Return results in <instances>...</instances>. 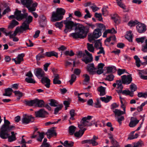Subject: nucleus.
<instances>
[{
	"label": "nucleus",
	"instance_id": "nucleus-1",
	"mask_svg": "<svg viewBox=\"0 0 147 147\" xmlns=\"http://www.w3.org/2000/svg\"><path fill=\"white\" fill-rule=\"evenodd\" d=\"M64 23L65 25V29L64 30V31L65 33L70 31L73 29L74 27H75V30L76 32L71 33L69 36L74 38H84L86 36L88 32V27H84L81 24H77L73 21Z\"/></svg>",
	"mask_w": 147,
	"mask_h": 147
},
{
	"label": "nucleus",
	"instance_id": "nucleus-2",
	"mask_svg": "<svg viewBox=\"0 0 147 147\" xmlns=\"http://www.w3.org/2000/svg\"><path fill=\"white\" fill-rule=\"evenodd\" d=\"M92 117L90 116L84 117L80 121V123H78V127L80 129L79 131H77L74 134V135L76 137L78 138L81 137L86 129V128L84 127L86 126H89L92 125V123L89 122V120L92 119Z\"/></svg>",
	"mask_w": 147,
	"mask_h": 147
},
{
	"label": "nucleus",
	"instance_id": "nucleus-3",
	"mask_svg": "<svg viewBox=\"0 0 147 147\" xmlns=\"http://www.w3.org/2000/svg\"><path fill=\"white\" fill-rule=\"evenodd\" d=\"M65 12V11L64 9L61 8H57L56 11H53L52 13L51 21L54 22L62 20Z\"/></svg>",
	"mask_w": 147,
	"mask_h": 147
},
{
	"label": "nucleus",
	"instance_id": "nucleus-4",
	"mask_svg": "<svg viewBox=\"0 0 147 147\" xmlns=\"http://www.w3.org/2000/svg\"><path fill=\"white\" fill-rule=\"evenodd\" d=\"M22 4L27 8L30 12H31L35 18H37V13L35 12H32L36 10L37 3H33L32 0H20Z\"/></svg>",
	"mask_w": 147,
	"mask_h": 147
},
{
	"label": "nucleus",
	"instance_id": "nucleus-5",
	"mask_svg": "<svg viewBox=\"0 0 147 147\" xmlns=\"http://www.w3.org/2000/svg\"><path fill=\"white\" fill-rule=\"evenodd\" d=\"M4 124L2 126L0 129V133H2L7 131H10L14 129L15 126L13 125H10V122L6 119V117H4Z\"/></svg>",
	"mask_w": 147,
	"mask_h": 147
},
{
	"label": "nucleus",
	"instance_id": "nucleus-6",
	"mask_svg": "<svg viewBox=\"0 0 147 147\" xmlns=\"http://www.w3.org/2000/svg\"><path fill=\"white\" fill-rule=\"evenodd\" d=\"M10 131H7L2 133H0V137L3 139L8 138L9 142H11L16 140V136H10L8 132Z\"/></svg>",
	"mask_w": 147,
	"mask_h": 147
},
{
	"label": "nucleus",
	"instance_id": "nucleus-7",
	"mask_svg": "<svg viewBox=\"0 0 147 147\" xmlns=\"http://www.w3.org/2000/svg\"><path fill=\"white\" fill-rule=\"evenodd\" d=\"M102 35L101 32L98 29H96L93 32V34L88 36V40L90 42L99 37Z\"/></svg>",
	"mask_w": 147,
	"mask_h": 147
},
{
	"label": "nucleus",
	"instance_id": "nucleus-8",
	"mask_svg": "<svg viewBox=\"0 0 147 147\" xmlns=\"http://www.w3.org/2000/svg\"><path fill=\"white\" fill-rule=\"evenodd\" d=\"M98 139V137L95 136H94L92 139L87 140H83L82 141L81 143L82 144L86 143H88L92 144L93 146H96L98 144L97 142H96V140Z\"/></svg>",
	"mask_w": 147,
	"mask_h": 147
},
{
	"label": "nucleus",
	"instance_id": "nucleus-9",
	"mask_svg": "<svg viewBox=\"0 0 147 147\" xmlns=\"http://www.w3.org/2000/svg\"><path fill=\"white\" fill-rule=\"evenodd\" d=\"M121 81L123 84L128 85L132 81L131 75H124L121 76Z\"/></svg>",
	"mask_w": 147,
	"mask_h": 147
},
{
	"label": "nucleus",
	"instance_id": "nucleus-10",
	"mask_svg": "<svg viewBox=\"0 0 147 147\" xmlns=\"http://www.w3.org/2000/svg\"><path fill=\"white\" fill-rule=\"evenodd\" d=\"M40 81L46 87L49 88L50 87V80L47 76H44L40 79Z\"/></svg>",
	"mask_w": 147,
	"mask_h": 147
},
{
	"label": "nucleus",
	"instance_id": "nucleus-11",
	"mask_svg": "<svg viewBox=\"0 0 147 147\" xmlns=\"http://www.w3.org/2000/svg\"><path fill=\"white\" fill-rule=\"evenodd\" d=\"M23 103L26 106H34L35 107H36L37 106V98H35L34 100H31L25 99L23 101Z\"/></svg>",
	"mask_w": 147,
	"mask_h": 147
},
{
	"label": "nucleus",
	"instance_id": "nucleus-12",
	"mask_svg": "<svg viewBox=\"0 0 147 147\" xmlns=\"http://www.w3.org/2000/svg\"><path fill=\"white\" fill-rule=\"evenodd\" d=\"M33 117L31 115H28L25 114L22 119V123L23 124H27L29 123L33 119Z\"/></svg>",
	"mask_w": 147,
	"mask_h": 147
},
{
	"label": "nucleus",
	"instance_id": "nucleus-13",
	"mask_svg": "<svg viewBox=\"0 0 147 147\" xmlns=\"http://www.w3.org/2000/svg\"><path fill=\"white\" fill-rule=\"evenodd\" d=\"M137 30L139 33H144L146 31V26L144 24H139L136 26Z\"/></svg>",
	"mask_w": 147,
	"mask_h": 147
},
{
	"label": "nucleus",
	"instance_id": "nucleus-14",
	"mask_svg": "<svg viewBox=\"0 0 147 147\" xmlns=\"http://www.w3.org/2000/svg\"><path fill=\"white\" fill-rule=\"evenodd\" d=\"M39 23L40 26L41 27H44L47 25V20L46 17L42 15L40 16Z\"/></svg>",
	"mask_w": 147,
	"mask_h": 147
},
{
	"label": "nucleus",
	"instance_id": "nucleus-15",
	"mask_svg": "<svg viewBox=\"0 0 147 147\" xmlns=\"http://www.w3.org/2000/svg\"><path fill=\"white\" fill-rule=\"evenodd\" d=\"M86 69L90 74H93L95 73V70L96 69V68L94 67V64L92 63L87 65Z\"/></svg>",
	"mask_w": 147,
	"mask_h": 147
},
{
	"label": "nucleus",
	"instance_id": "nucleus-16",
	"mask_svg": "<svg viewBox=\"0 0 147 147\" xmlns=\"http://www.w3.org/2000/svg\"><path fill=\"white\" fill-rule=\"evenodd\" d=\"M48 114V112L45 110V109L42 108L37 111V117L44 118L45 115Z\"/></svg>",
	"mask_w": 147,
	"mask_h": 147
},
{
	"label": "nucleus",
	"instance_id": "nucleus-17",
	"mask_svg": "<svg viewBox=\"0 0 147 147\" xmlns=\"http://www.w3.org/2000/svg\"><path fill=\"white\" fill-rule=\"evenodd\" d=\"M130 121L129 123V125L130 127H134L139 122V120L134 117H131L130 119Z\"/></svg>",
	"mask_w": 147,
	"mask_h": 147
},
{
	"label": "nucleus",
	"instance_id": "nucleus-18",
	"mask_svg": "<svg viewBox=\"0 0 147 147\" xmlns=\"http://www.w3.org/2000/svg\"><path fill=\"white\" fill-rule=\"evenodd\" d=\"M45 74L43 70L42 69L37 68V78L40 79L45 76Z\"/></svg>",
	"mask_w": 147,
	"mask_h": 147
},
{
	"label": "nucleus",
	"instance_id": "nucleus-19",
	"mask_svg": "<svg viewBox=\"0 0 147 147\" xmlns=\"http://www.w3.org/2000/svg\"><path fill=\"white\" fill-rule=\"evenodd\" d=\"M82 61L84 62L86 64H87L92 61L93 57H89L86 56L85 55V56L82 59Z\"/></svg>",
	"mask_w": 147,
	"mask_h": 147
},
{
	"label": "nucleus",
	"instance_id": "nucleus-20",
	"mask_svg": "<svg viewBox=\"0 0 147 147\" xmlns=\"http://www.w3.org/2000/svg\"><path fill=\"white\" fill-rule=\"evenodd\" d=\"M45 56L48 57H50L51 56H55L57 58L58 57L57 53L55 52L54 51H51L50 52H47L45 54Z\"/></svg>",
	"mask_w": 147,
	"mask_h": 147
},
{
	"label": "nucleus",
	"instance_id": "nucleus-21",
	"mask_svg": "<svg viewBox=\"0 0 147 147\" xmlns=\"http://www.w3.org/2000/svg\"><path fill=\"white\" fill-rule=\"evenodd\" d=\"M40 51V53L37 55V60H40L42 58H44L45 57V54H42L43 51L44 50L38 47V49H37L38 51Z\"/></svg>",
	"mask_w": 147,
	"mask_h": 147
},
{
	"label": "nucleus",
	"instance_id": "nucleus-22",
	"mask_svg": "<svg viewBox=\"0 0 147 147\" xmlns=\"http://www.w3.org/2000/svg\"><path fill=\"white\" fill-rule=\"evenodd\" d=\"M13 91L12 88H8L5 90V93L3 94L4 96H10L11 95V92H13Z\"/></svg>",
	"mask_w": 147,
	"mask_h": 147
},
{
	"label": "nucleus",
	"instance_id": "nucleus-23",
	"mask_svg": "<svg viewBox=\"0 0 147 147\" xmlns=\"http://www.w3.org/2000/svg\"><path fill=\"white\" fill-rule=\"evenodd\" d=\"M116 71V67L114 66H109L107 68V73H114Z\"/></svg>",
	"mask_w": 147,
	"mask_h": 147
},
{
	"label": "nucleus",
	"instance_id": "nucleus-24",
	"mask_svg": "<svg viewBox=\"0 0 147 147\" xmlns=\"http://www.w3.org/2000/svg\"><path fill=\"white\" fill-rule=\"evenodd\" d=\"M97 90L98 92H100V96H103L105 94V87H104L102 86H101L98 88Z\"/></svg>",
	"mask_w": 147,
	"mask_h": 147
},
{
	"label": "nucleus",
	"instance_id": "nucleus-25",
	"mask_svg": "<svg viewBox=\"0 0 147 147\" xmlns=\"http://www.w3.org/2000/svg\"><path fill=\"white\" fill-rule=\"evenodd\" d=\"M56 133L55 131L53 129H49L47 135L48 138H50L54 135L56 136Z\"/></svg>",
	"mask_w": 147,
	"mask_h": 147
},
{
	"label": "nucleus",
	"instance_id": "nucleus-26",
	"mask_svg": "<svg viewBox=\"0 0 147 147\" xmlns=\"http://www.w3.org/2000/svg\"><path fill=\"white\" fill-rule=\"evenodd\" d=\"M29 24L24 21L20 26L21 29L23 31H26L28 29H29Z\"/></svg>",
	"mask_w": 147,
	"mask_h": 147
},
{
	"label": "nucleus",
	"instance_id": "nucleus-27",
	"mask_svg": "<svg viewBox=\"0 0 147 147\" xmlns=\"http://www.w3.org/2000/svg\"><path fill=\"white\" fill-rule=\"evenodd\" d=\"M125 38L130 42L132 41V32L129 31L127 32V34L125 35Z\"/></svg>",
	"mask_w": 147,
	"mask_h": 147
},
{
	"label": "nucleus",
	"instance_id": "nucleus-28",
	"mask_svg": "<svg viewBox=\"0 0 147 147\" xmlns=\"http://www.w3.org/2000/svg\"><path fill=\"white\" fill-rule=\"evenodd\" d=\"M113 111L115 113V115L117 116H119L125 113V112H124L118 109H115V110H113Z\"/></svg>",
	"mask_w": 147,
	"mask_h": 147
},
{
	"label": "nucleus",
	"instance_id": "nucleus-29",
	"mask_svg": "<svg viewBox=\"0 0 147 147\" xmlns=\"http://www.w3.org/2000/svg\"><path fill=\"white\" fill-rule=\"evenodd\" d=\"M13 93L17 96V100H19L23 95V93L19 90H16L13 91Z\"/></svg>",
	"mask_w": 147,
	"mask_h": 147
},
{
	"label": "nucleus",
	"instance_id": "nucleus-30",
	"mask_svg": "<svg viewBox=\"0 0 147 147\" xmlns=\"http://www.w3.org/2000/svg\"><path fill=\"white\" fill-rule=\"evenodd\" d=\"M96 26L98 27L97 29H98L101 32L102 31L105 30L106 29V27L105 25L101 23H96Z\"/></svg>",
	"mask_w": 147,
	"mask_h": 147
},
{
	"label": "nucleus",
	"instance_id": "nucleus-31",
	"mask_svg": "<svg viewBox=\"0 0 147 147\" xmlns=\"http://www.w3.org/2000/svg\"><path fill=\"white\" fill-rule=\"evenodd\" d=\"M45 102L43 100L37 99V107L43 108L45 107Z\"/></svg>",
	"mask_w": 147,
	"mask_h": 147
},
{
	"label": "nucleus",
	"instance_id": "nucleus-32",
	"mask_svg": "<svg viewBox=\"0 0 147 147\" xmlns=\"http://www.w3.org/2000/svg\"><path fill=\"white\" fill-rule=\"evenodd\" d=\"M76 129V127L74 125L70 126L69 127V132L70 134L72 135L74 134Z\"/></svg>",
	"mask_w": 147,
	"mask_h": 147
},
{
	"label": "nucleus",
	"instance_id": "nucleus-33",
	"mask_svg": "<svg viewBox=\"0 0 147 147\" xmlns=\"http://www.w3.org/2000/svg\"><path fill=\"white\" fill-rule=\"evenodd\" d=\"M74 144V142H69L66 140L63 143H62V144L66 147H71L73 146Z\"/></svg>",
	"mask_w": 147,
	"mask_h": 147
},
{
	"label": "nucleus",
	"instance_id": "nucleus-34",
	"mask_svg": "<svg viewBox=\"0 0 147 147\" xmlns=\"http://www.w3.org/2000/svg\"><path fill=\"white\" fill-rule=\"evenodd\" d=\"M94 47L97 49H99L102 47V44L100 40H97L95 42Z\"/></svg>",
	"mask_w": 147,
	"mask_h": 147
},
{
	"label": "nucleus",
	"instance_id": "nucleus-35",
	"mask_svg": "<svg viewBox=\"0 0 147 147\" xmlns=\"http://www.w3.org/2000/svg\"><path fill=\"white\" fill-rule=\"evenodd\" d=\"M111 18L115 23H119L120 22V18L117 14H114Z\"/></svg>",
	"mask_w": 147,
	"mask_h": 147
},
{
	"label": "nucleus",
	"instance_id": "nucleus-36",
	"mask_svg": "<svg viewBox=\"0 0 147 147\" xmlns=\"http://www.w3.org/2000/svg\"><path fill=\"white\" fill-rule=\"evenodd\" d=\"M100 99L103 102L105 103H107L109 102L111 99L112 97L111 96H107L105 97H100Z\"/></svg>",
	"mask_w": 147,
	"mask_h": 147
},
{
	"label": "nucleus",
	"instance_id": "nucleus-37",
	"mask_svg": "<svg viewBox=\"0 0 147 147\" xmlns=\"http://www.w3.org/2000/svg\"><path fill=\"white\" fill-rule=\"evenodd\" d=\"M108 7L107 6H104L102 9V12L103 15L106 16L108 14Z\"/></svg>",
	"mask_w": 147,
	"mask_h": 147
},
{
	"label": "nucleus",
	"instance_id": "nucleus-38",
	"mask_svg": "<svg viewBox=\"0 0 147 147\" xmlns=\"http://www.w3.org/2000/svg\"><path fill=\"white\" fill-rule=\"evenodd\" d=\"M57 107L55 108L54 109V114L55 115L57 114L58 112L61 110L63 107V106L62 104H60L58 105Z\"/></svg>",
	"mask_w": 147,
	"mask_h": 147
},
{
	"label": "nucleus",
	"instance_id": "nucleus-39",
	"mask_svg": "<svg viewBox=\"0 0 147 147\" xmlns=\"http://www.w3.org/2000/svg\"><path fill=\"white\" fill-rule=\"evenodd\" d=\"M28 16V13H21L20 16H19V18H16V19L18 20H20L24 18L26 19Z\"/></svg>",
	"mask_w": 147,
	"mask_h": 147
},
{
	"label": "nucleus",
	"instance_id": "nucleus-40",
	"mask_svg": "<svg viewBox=\"0 0 147 147\" xmlns=\"http://www.w3.org/2000/svg\"><path fill=\"white\" fill-rule=\"evenodd\" d=\"M138 22L137 20H131L128 23V25L131 27H132L135 26L136 24H138Z\"/></svg>",
	"mask_w": 147,
	"mask_h": 147
},
{
	"label": "nucleus",
	"instance_id": "nucleus-41",
	"mask_svg": "<svg viewBox=\"0 0 147 147\" xmlns=\"http://www.w3.org/2000/svg\"><path fill=\"white\" fill-rule=\"evenodd\" d=\"M134 58L136 60V65L138 67H140V58L137 55H135L134 56Z\"/></svg>",
	"mask_w": 147,
	"mask_h": 147
},
{
	"label": "nucleus",
	"instance_id": "nucleus-42",
	"mask_svg": "<svg viewBox=\"0 0 147 147\" xmlns=\"http://www.w3.org/2000/svg\"><path fill=\"white\" fill-rule=\"evenodd\" d=\"M50 102L49 103V105L51 106L56 107L58 105L57 101L54 99H51L50 100Z\"/></svg>",
	"mask_w": 147,
	"mask_h": 147
},
{
	"label": "nucleus",
	"instance_id": "nucleus-43",
	"mask_svg": "<svg viewBox=\"0 0 147 147\" xmlns=\"http://www.w3.org/2000/svg\"><path fill=\"white\" fill-rule=\"evenodd\" d=\"M87 48L88 50L90 52L93 53L94 51V48L92 44L87 43Z\"/></svg>",
	"mask_w": 147,
	"mask_h": 147
},
{
	"label": "nucleus",
	"instance_id": "nucleus-44",
	"mask_svg": "<svg viewBox=\"0 0 147 147\" xmlns=\"http://www.w3.org/2000/svg\"><path fill=\"white\" fill-rule=\"evenodd\" d=\"M37 133L39 134V136L38 138H37V141L41 142L44 138V132L40 133L39 132H37Z\"/></svg>",
	"mask_w": 147,
	"mask_h": 147
},
{
	"label": "nucleus",
	"instance_id": "nucleus-45",
	"mask_svg": "<svg viewBox=\"0 0 147 147\" xmlns=\"http://www.w3.org/2000/svg\"><path fill=\"white\" fill-rule=\"evenodd\" d=\"M130 89L132 92H134L136 91L137 89L136 85L133 83H131L130 86Z\"/></svg>",
	"mask_w": 147,
	"mask_h": 147
},
{
	"label": "nucleus",
	"instance_id": "nucleus-46",
	"mask_svg": "<svg viewBox=\"0 0 147 147\" xmlns=\"http://www.w3.org/2000/svg\"><path fill=\"white\" fill-rule=\"evenodd\" d=\"M145 45H143L142 46V51L144 52H147V39L145 40Z\"/></svg>",
	"mask_w": 147,
	"mask_h": 147
},
{
	"label": "nucleus",
	"instance_id": "nucleus-47",
	"mask_svg": "<svg viewBox=\"0 0 147 147\" xmlns=\"http://www.w3.org/2000/svg\"><path fill=\"white\" fill-rule=\"evenodd\" d=\"M116 83L117 86V88H121L123 89V86L122 85V82L121 80H117L116 81Z\"/></svg>",
	"mask_w": 147,
	"mask_h": 147
},
{
	"label": "nucleus",
	"instance_id": "nucleus-48",
	"mask_svg": "<svg viewBox=\"0 0 147 147\" xmlns=\"http://www.w3.org/2000/svg\"><path fill=\"white\" fill-rule=\"evenodd\" d=\"M143 143L142 141L139 140L137 143H134L133 147H141L143 145Z\"/></svg>",
	"mask_w": 147,
	"mask_h": 147
},
{
	"label": "nucleus",
	"instance_id": "nucleus-49",
	"mask_svg": "<svg viewBox=\"0 0 147 147\" xmlns=\"http://www.w3.org/2000/svg\"><path fill=\"white\" fill-rule=\"evenodd\" d=\"M32 17L30 16H28L26 18V20L24 22L27 23L28 24H30L31 22H32Z\"/></svg>",
	"mask_w": 147,
	"mask_h": 147
},
{
	"label": "nucleus",
	"instance_id": "nucleus-50",
	"mask_svg": "<svg viewBox=\"0 0 147 147\" xmlns=\"http://www.w3.org/2000/svg\"><path fill=\"white\" fill-rule=\"evenodd\" d=\"M146 38V37L144 36L139 38H136V41L138 43L141 42V43H142L144 42V40Z\"/></svg>",
	"mask_w": 147,
	"mask_h": 147
},
{
	"label": "nucleus",
	"instance_id": "nucleus-51",
	"mask_svg": "<svg viewBox=\"0 0 147 147\" xmlns=\"http://www.w3.org/2000/svg\"><path fill=\"white\" fill-rule=\"evenodd\" d=\"M25 80L28 83L34 84L36 82L32 78H26Z\"/></svg>",
	"mask_w": 147,
	"mask_h": 147
},
{
	"label": "nucleus",
	"instance_id": "nucleus-52",
	"mask_svg": "<svg viewBox=\"0 0 147 147\" xmlns=\"http://www.w3.org/2000/svg\"><path fill=\"white\" fill-rule=\"evenodd\" d=\"M64 54L65 55H69L70 56H73L74 55V53L72 50H71L70 51H66L64 52Z\"/></svg>",
	"mask_w": 147,
	"mask_h": 147
},
{
	"label": "nucleus",
	"instance_id": "nucleus-53",
	"mask_svg": "<svg viewBox=\"0 0 147 147\" xmlns=\"http://www.w3.org/2000/svg\"><path fill=\"white\" fill-rule=\"evenodd\" d=\"M76 79V77L74 74H73L71 75V79L69 81L71 85L75 81Z\"/></svg>",
	"mask_w": 147,
	"mask_h": 147
},
{
	"label": "nucleus",
	"instance_id": "nucleus-54",
	"mask_svg": "<svg viewBox=\"0 0 147 147\" xmlns=\"http://www.w3.org/2000/svg\"><path fill=\"white\" fill-rule=\"evenodd\" d=\"M114 77V76L113 75L111 74L107 76L105 79V80L110 81H112L113 80Z\"/></svg>",
	"mask_w": 147,
	"mask_h": 147
},
{
	"label": "nucleus",
	"instance_id": "nucleus-55",
	"mask_svg": "<svg viewBox=\"0 0 147 147\" xmlns=\"http://www.w3.org/2000/svg\"><path fill=\"white\" fill-rule=\"evenodd\" d=\"M111 142L113 145L112 146H114V147H120L119 143L115 139L111 141Z\"/></svg>",
	"mask_w": 147,
	"mask_h": 147
},
{
	"label": "nucleus",
	"instance_id": "nucleus-56",
	"mask_svg": "<svg viewBox=\"0 0 147 147\" xmlns=\"http://www.w3.org/2000/svg\"><path fill=\"white\" fill-rule=\"evenodd\" d=\"M95 16L98 18V20L101 21L102 20V15L101 13H95Z\"/></svg>",
	"mask_w": 147,
	"mask_h": 147
},
{
	"label": "nucleus",
	"instance_id": "nucleus-57",
	"mask_svg": "<svg viewBox=\"0 0 147 147\" xmlns=\"http://www.w3.org/2000/svg\"><path fill=\"white\" fill-rule=\"evenodd\" d=\"M125 72V69H119L117 71L118 75L119 76H121V75L124 73Z\"/></svg>",
	"mask_w": 147,
	"mask_h": 147
},
{
	"label": "nucleus",
	"instance_id": "nucleus-58",
	"mask_svg": "<svg viewBox=\"0 0 147 147\" xmlns=\"http://www.w3.org/2000/svg\"><path fill=\"white\" fill-rule=\"evenodd\" d=\"M63 21H61L60 22H57L55 24V25L56 27L60 29L63 26Z\"/></svg>",
	"mask_w": 147,
	"mask_h": 147
},
{
	"label": "nucleus",
	"instance_id": "nucleus-59",
	"mask_svg": "<svg viewBox=\"0 0 147 147\" xmlns=\"http://www.w3.org/2000/svg\"><path fill=\"white\" fill-rule=\"evenodd\" d=\"M21 13V11L18 10L17 9H16V11L14 12V14L17 16L16 18H19V16H20Z\"/></svg>",
	"mask_w": 147,
	"mask_h": 147
},
{
	"label": "nucleus",
	"instance_id": "nucleus-60",
	"mask_svg": "<svg viewBox=\"0 0 147 147\" xmlns=\"http://www.w3.org/2000/svg\"><path fill=\"white\" fill-rule=\"evenodd\" d=\"M117 5H119L120 7L123 8V9H126L125 6V5L123 4L120 1H118V0H117Z\"/></svg>",
	"mask_w": 147,
	"mask_h": 147
},
{
	"label": "nucleus",
	"instance_id": "nucleus-61",
	"mask_svg": "<svg viewBox=\"0 0 147 147\" xmlns=\"http://www.w3.org/2000/svg\"><path fill=\"white\" fill-rule=\"evenodd\" d=\"M74 15L78 18H80L82 16L81 13L79 11H75L74 12Z\"/></svg>",
	"mask_w": 147,
	"mask_h": 147
},
{
	"label": "nucleus",
	"instance_id": "nucleus-62",
	"mask_svg": "<svg viewBox=\"0 0 147 147\" xmlns=\"http://www.w3.org/2000/svg\"><path fill=\"white\" fill-rule=\"evenodd\" d=\"M97 102L95 103V107L96 108H100L101 107L100 101L99 98H97L96 100Z\"/></svg>",
	"mask_w": 147,
	"mask_h": 147
},
{
	"label": "nucleus",
	"instance_id": "nucleus-63",
	"mask_svg": "<svg viewBox=\"0 0 147 147\" xmlns=\"http://www.w3.org/2000/svg\"><path fill=\"white\" fill-rule=\"evenodd\" d=\"M138 71H139V74L140 76L142 75H144L147 74V71L146 70H138Z\"/></svg>",
	"mask_w": 147,
	"mask_h": 147
},
{
	"label": "nucleus",
	"instance_id": "nucleus-64",
	"mask_svg": "<svg viewBox=\"0 0 147 147\" xmlns=\"http://www.w3.org/2000/svg\"><path fill=\"white\" fill-rule=\"evenodd\" d=\"M37 131V127H35L34 129V131H33L32 136L31 137L32 138H34L36 137L37 136V133L36 132Z\"/></svg>",
	"mask_w": 147,
	"mask_h": 147
}]
</instances>
